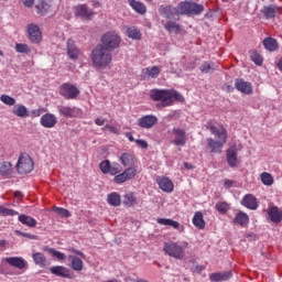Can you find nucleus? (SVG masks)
Segmentation results:
<instances>
[{"label":"nucleus","instance_id":"40","mask_svg":"<svg viewBox=\"0 0 282 282\" xmlns=\"http://www.w3.org/2000/svg\"><path fill=\"white\" fill-rule=\"evenodd\" d=\"M263 45L269 52H275L279 48V43L273 37L264 39Z\"/></svg>","mask_w":282,"mask_h":282},{"label":"nucleus","instance_id":"29","mask_svg":"<svg viewBox=\"0 0 282 282\" xmlns=\"http://www.w3.org/2000/svg\"><path fill=\"white\" fill-rule=\"evenodd\" d=\"M164 30H166V32H170V34H180L182 32V25L173 20H169L164 24Z\"/></svg>","mask_w":282,"mask_h":282},{"label":"nucleus","instance_id":"26","mask_svg":"<svg viewBox=\"0 0 282 282\" xmlns=\"http://www.w3.org/2000/svg\"><path fill=\"white\" fill-rule=\"evenodd\" d=\"M0 175L4 180H10L12 177V163L4 161L0 164Z\"/></svg>","mask_w":282,"mask_h":282},{"label":"nucleus","instance_id":"36","mask_svg":"<svg viewBox=\"0 0 282 282\" xmlns=\"http://www.w3.org/2000/svg\"><path fill=\"white\" fill-rule=\"evenodd\" d=\"M13 113L14 116H18V118H29L30 112L28 111V108L21 104H18L13 107Z\"/></svg>","mask_w":282,"mask_h":282},{"label":"nucleus","instance_id":"9","mask_svg":"<svg viewBox=\"0 0 282 282\" xmlns=\"http://www.w3.org/2000/svg\"><path fill=\"white\" fill-rule=\"evenodd\" d=\"M74 14L75 17L83 19V21H91L96 13L94 12V10L89 9L87 4H78L74 7Z\"/></svg>","mask_w":282,"mask_h":282},{"label":"nucleus","instance_id":"46","mask_svg":"<svg viewBox=\"0 0 282 282\" xmlns=\"http://www.w3.org/2000/svg\"><path fill=\"white\" fill-rule=\"evenodd\" d=\"M48 254H52V257H55V259H57V261H65V259H67V256L54 248H48L47 249Z\"/></svg>","mask_w":282,"mask_h":282},{"label":"nucleus","instance_id":"44","mask_svg":"<svg viewBox=\"0 0 282 282\" xmlns=\"http://www.w3.org/2000/svg\"><path fill=\"white\" fill-rule=\"evenodd\" d=\"M0 215L1 217H14L19 215V212L0 205Z\"/></svg>","mask_w":282,"mask_h":282},{"label":"nucleus","instance_id":"14","mask_svg":"<svg viewBox=\"0 0 282 282\" xmlns=\"http://www.w3.org/2000/svg\"><path fill=\"white\" fill-rule=\"evenodd\" d=\"M58 119L54 113H45L41 117L40 123L44 127V129H54Z\"/></svg>","mask_w":282,"mask_h":282},{"label":"nucleus","instance_id":"21","mask_svg":"<svg viewBox=\"0 0 282 282\" xmlns=\"http://www.w3.org/2000/svg\"><path fill=\"white\" fill-rule=\"evenodd\" d=\"M156 183L164 193H173V188H175L173 181L169 177H158Z\"/></svg>","mask_w":282,"mask_h":282},{"label":"nucleus","instance_id":"22","mask_svg":"<svg viewBox=\"0 0 282 282\" xmlns=\"http://www.w3.org/2000/svg\"><path fill=\"white\" fill-rule=\"evenodd\" d=\"M4 261L9 263V265H11L12 268H18V270H23L28 265V262H25V259L21 257L4 258Z\"/></svg>","mask_w":282,"mask_h":282},{"label":"nucleus","instance_id":"28","mask_svg":"<svg viewBox=\"0 0 282 282\" xmlns=\"http://www.w3.org/2000/svg\"><path fill=\"white\" fill-rule=\"evenodd\" d=\"M18 221H20V224H22L23 226H28L29 228H36L37 224L36 219L25 214L19 215Z\"/></svg>","mask_w":282,"mask_h":282},{"label":"nucleus","instance_id":"53","mask_svg":"<svg viewBox=\"0 0 282 282\" xmlns=\"http://www.w3.org/2000/svg\"><path fill=\"white\" fill-rule=\"evenodd\" d=\"M14 232H15V235H18V237H25L26 239H33V240L39 239L37 236L32 235V234H28V232H23L21 230H15Z\"/></svg>","mask_w":282,"mask_h":282},{"label":"nucleus","instance_id":"41","mask_svg":"<svg viewBox=\"0 0 282 282\" xmlns=\"http://www.w3.org/2000/svg\"><path fill=\"white\" fill-rule=\"evenodd\" d=\"M176 14H191V2H181L176 7Z\"/></svg>","mask_w":282,"mask_h":282},{"label":"nucleus","instance_id":"61","mask_svg":"<svg viewBox=\"0 0 282 282\" xmlns=\"http://www.w3.org/2000/svg\"><path fill=\"white\" fill-rule=\"evenodd\" d=\"M232 184H234L232 181H230V180H228V178L225 180V187H226V188H231Z\"/></svg>","mask_w":282,"mask_h":282},{"label":"nucleus","instance_id":"48","mask_svg":"<svg viewBox=\"0 0 282 282\" xmlns=\"http://www.w3.org/2000/svg\"><path fill=\"white\" fill-rule=\"evenodd\" d=\"M200 72L203 74H210V72H215V63H213V62H204L200 65Z\"/></svg>","mask_w":282,"mask_h":282},{"label":"nucleus","instance_id":"58","mask_svg":"<svg viewBox=\"0 0 282 282\" xmlns=\"http://www.w3.org/2000/svg\"><path fill=\"white\" fill-rule=\"evenodd\" d=\"M41 109H35L31 111V116H33V118H39L41 116Z\"/></svg>","mask_w":282,"mask_h":282},{"label":"nucleus","instance_id":"24","mask_svg":"<svg viewBox=\"0 0 282 282\" xmlns=\"http://www.w3.org/2000/svg\"><path fill=\"white\" fill-rule=\"evenodd\" d=\"M232 223L235 224V226H241L242 228L246 227L248 224H250V217L248 216V214L243 213V212H239Z\"/></svg>","mask_w":282,"mask_h":282},{"label":"nucleus","instance_id":"32","mask_svg":"<svg viewBox=\"0 0 282 282\" xmlns=\"http://www.w3.org/2000/svg\"><path fill=\"white\" fill-rule=\"evenodd\" d=\"M32 259L35 265H39L40 268H45V265H50V262H47V258H45V254H43L42 252L33 253Z\"/></svg>","mask_w":282,"mask_h":282},{"label":"nucleus","instance_id":"45","mask_svg":"<svg viewBox=\"0 0 282 282\" xmlns=\"http://www.w3.org/2000/svg\"><path fill=\"white\" fill-rule=\"evenodd\" d=\"M261 182L264 186H272L274 184V177H272V174L263 172L261 174Z\"/></svg>","mask_w":282,"mask_h":282},{"label":"nucleus","instance_id":"55","mask_svg":"<svg viewBox=\"0 0 282 282\" xmlns=\"http://www.w3.org/2000/svg\"><path fill=\"white\" fill-rule=\"evenodd\" d=\"M216 209L218 210V213H228V204L226 203H218L216 204Z\"/></svg>","mask_w":282,"mask_h":282},{"label":"nucleus","instance_id":"37","mask_svg":"<svg viewBox=\"0 0 282 282\" xmlns=\"http://www.w3.org/2000/svg\"><path fill=\"white\" fill-rule=\"evenodd\" d=\"M107 202L110 206L118 207L122 204V199L120 198V194L112 192L108 195Z\"/></svg>","mask_w":282,"mask_h":282},{"label":"nucleus","instance_id":"59","mask_svg":"<svg viewBox=\"0 0 282 282\" xmlns=\"http://www.w3.org/2000/svg\"><path fill=\"white\" fill-rule=\"evenodd\" d=\"M95 124H97V127H102L105 124V119L104 118H97L95 120Z\"/></svg>","mask_w":282,"mask_h":282},{"label":"nucleus","instance_id":"57","mask_svg":"<svg viewBox=\"0 0 282 282\" xmlns=\"http://www.w3.org/2000/svg\"><path fill=\"white\" fill-rule=\"evenodd\" d=\"M25 8H32L34 6V0H22Z\"/></svg>","mask_w":282,"mask_h":282},{"label":"nucleus","instance_id":"47","mask_svg":"<svg viewBox=\"0 0 282 282\" xmlns=\"http://www.w3.org/2000/svg\"><path fill=\"white\" fill-rule=\"evenodd\" d=\"M204 12V6L195 2H189V14H202Z\"/></svg>","mask_w":282,"mask_h":282},{"label":"nucleus","instance_id":"27","mask_svg":"<svg viewBox=\"0 0 282 282\" xmlns=\"http://www.w3.org/2000/svg\"><path fill=\"white\" fill-rule=\"evenodd\" d=\"M276 12H279V7L274 4L265 6L261 9V13L265 19H274Z\"/></svg>","mask_w":282,"mask_h":282},{"label":"nucleus","instance_id":"35","mask_svg":"<svg viewBox=\"0 0 282 282\" xmlns=\"http://www.w3.org/2000/svg\"><path fill=\"white\" fill-rule=\"evenodd\" d=\"M51 8L52 3L50 2V0H40L36 4V10L39 14H47Z\"/></svg>","mask_w":282,"mask_h":282},{"label":"nucleus","instance_id":"1","mask_svg":"<svg viewBox=\"0 0 282 282\" xmlns=\"http://www.w3.org/2000/svg\"><path fill=\"white\" fill-rule=\"evenodd\" d=\"M99 169L104 175H115V184H124L129 180H133L138 175V170L135 167H128L122 172V166L119 163H112L109 160L100 162Z\"/></svg>","mask_w":282,"mask_h":282},{"label":"nucleus","instance_id":"10","mask_svg":"<svg viewBox=\"0 0 282 282\" xmlns=\"http://www.w3.org/2000/svg\"><path fill=\"white\" fill-rule=\"evenodd\" d=\"M57 111L63 118H80L83 116V110L76 107L61 105L57 106Z\"/></svg>","mask_w":282,"mask_h":282},{"label":"nucleus","instance_id":"3","mask_svg":"<svg viewBox=\"0 0 282 282\" xmlns=\"http://www.w3.org/2000/svg\"><path fill=\"white\" fill-rule=\"evenodd\" d=\"M205 127L210 131L212 135L218 139V141L213 138L207 139L209 151H212V153H221L224 144L228 142V130L224 127L217 128L213 121H208Z\"/></svg>","mask_w":282,"mask_h":282},{"label":"nucleus","instance_id":"56","mask_svg":"<svg viewBox=\"0 0 282 282\" xmlns=\"http://www.w3.org/2000/svg\"><path fill=\"white\" fill-rule=\"evenodd\" d=\"M135 144H138V147L141 149H149V143L142 139L135 140Z\"/></svg>","mask_w":282,"mask_h":282},{"label":"nucleus","instance_id":"11","mask_svg":"<svg viewBox=\"0 0 282 282\" xmlns=\"http://www.w3.org/2000/svg\"><path fill=\"white\" fill-rule=\"evenodd\" d=\"M172 135L174 137L172 144L175 147H186V130L173 128Z\"/></svg>","mask_w":282,"mask_h":282},{"label":"nucleus","instance_id":"31","mask_svg":"<svg viewBox=\"0 0 282 282\" xmlns=\"http://www.w3.org/2000/svg\"><path fill=\"white\" fill-rule=\"evenodd\" d=\"M126 35L128 39H132V41H140L142 39V32L135 26H129L126 30Z\"/></svg>","mask_w":282,"mask_h":282},{"label":"nucleus","instance_id":"19","mask_svg":"<svg viewBox=\"0 0 282 282\" xmlns=\"http://www.w3.org/2000/svg\"><path fill=\"white\" fill-rule=\"evenodd\" d=\"M235 87L240 94H246V96L252 94V84L243 79H236Z\"/></svg>","mask_w":282,"mask_h":282},{"label":"nucleus","instance_id":"52","mask_svg":"<svg viewBox=\"0 0 282 282\" xmlns=\"http://www.w3.org/2000/svg\"><path fill=\"white\" fill-rule=\"evenodd\" d=\"M15 50L19 52V54H29L30 52L28 44H18L15 45Z\"/></svg>","mask_w":282,"mask_h":282},{"label":"nucleus","instance_id":"43","mask_svg":"<svg viewBox=\"0 0 282 282\" xmlns=\"http://www.w3.org/2000/svg\"><path fill=\"white\" fill-rule=\"evenodd\" d=\"M120 162L123 166H133V155L131 153H123L120 156Z\"/></svg>","mask_w":282,"mask_h":282},{"label":"nucleus","instance_id":"17","mask_svg":"<svg viewBox=\"0 0 282 282\" xmlns=\"http://www.w3.org/2000/svg\"><path fill=\"white\" fill-rule=\"evenodd\" d=\"M67 56L70 58V61H78V57L80 56L82 52L78 46H76V42L74 40H68L67 43Z\"/></svg>","mask_w":282,"mask_h":282},{"label":"nucleus","instance_id":"62","mask_svg":"<svg viewBox=\"0 0 282 282\" xmlns=\"http://www.w3.org/2000/svg\"><path fill=\"white\" fill-rule=\"evenodd\" d=\"M184 167L187 169V171H191V169H193V164L185 162Z\"/></svg>","mask_w":282,"mask_h":282},{"label":"nucleus","instance_id":"49","mask_svg":"<svg viewBox=\"0 0 282 282\" xmlns=\"http://www.w3.org/2000/svg\"><path fill=\"white\" fill-rule=\"evenodd\" d=\"M0 100L8 107H14L17 105V99L10 97V95H1Z\"/></svg>","mask_w":282,"mask_h":282},{"label":"nucleus","instance_id":"7","mask_svg":"<svg viewBox=\"0 0 282 282\" xmlns=\"http://www.w3.org/2000/svg\"><path fill=\"white\" fill-rule=\"evenodd\" d=\"M17 170L20 175H28V173L34 171V161L29 154H21L17 163Z\"/></svg>","mask_w":282,"mask_h":282},{"label":"nucleus","instance_id":"51","mask_svg":"<svg viewBox=\"0 0 282 282\" xmlns=\"http://www.w3.org/2000/svg\"><path fill=\"white\" fill-rule=\"evenodd\" d=\"M251 61L256 63V65H263V57L257 52L251 54Z\"/></svg>","mask_w":282,"mask_h":282},{"label":"nucleus","instance_id":"42","mask_svg":"<svg viewBox=\"0 0 282 282\" xmlns=\"http://www.w3.org/2000/svg\"><path fill=\"white\" fill-rule=\"evenodd\" d=\"M137 203H138V198H135V195L133 193H128L124 195L123 204L128 208L135 206Z\"/></svg>","mask_w":282,"mask_h":282},{"label":"nucleus","instance_id":"60","mask_svg":"<svg viewBox=\"0 0 282 282\" xmlns=\"http://www.w3.org/2000/svg\"><path fill=\"white\" fill-rule=\"evenodd\" d=\"M13 195H14L15 199H23V193L21 191L14 192Z\"/></svg>","mask_w":282,"mask_h":282},{"label":"nucleus","instance_id":"15","mask_svg":"<svg viewBox=\"0 0 282 282\" xmlns=\"http://www.w3.org/2000/svg\"><path fill=\"white\" fill-rule=\"evenodd\" d=\"M241 205L249 210H257L259 208V199L252 194H246L241 200Z\"/></svg>","mask_w":282,"mask_h":282},{"label":"nucleus","instance_id":"50","mask_svg":"<svg viewBox=\"0 0 282 282\" xmlns=\"http://www.w3.org/2000/svg\"><path fill=\"white\" fill-rule=\"evenodd\" d=\"M53 210L54 213H56V215H59V217H72V214H69V210L65 208L54 207Z\"/></svg>","mask_w":282,"mask_h":282},{"label":"nucleus","instance_id":"8","mask_svg":"<svg viewBox=\"0 0 282 282\" xmlns=\"http://www.w3.org/2000/svg\"><path fill=\"white\" fill-rule=\"evenodd\" d=\"M59 94L66 100H74V99L78 98V96H80V90L73 84H63L59 87Z\"/></svg>","mask_w":282,"mask_h":282},{"label":"nucleus","instance_id":"2","mask_svg":"<svg viewBox=\"0 0 282 282\" xmlns=\"http://www.w3.org/2000/svg\"><path fill=\"white\" fill-rule=\"evenodd\" d=\"M150 98L156 104L158 109H164V107H173L175 100L177 102H184V96L177 90L173 89H152L150 90Z\"/></svg>","mask_w":282,"mask_h":282},{"label":"nucleus","instance_id":"13","mask_svg":"<svg viewBox=\"0 0 282 282\" xmlns=\"http://www.w3.org/2000/svg\"><path fill=\"white\" fill-rule=\"evenodd\" d=\"M158 122V117L154 115H145L138 119V126L141 129H153Z\"/></svg>","mask_w":282,"mask_h":282},{"label":"nucleus","instance_id":"18","mask_svg":"<svg viewBox=\"0 0 282 282\" xmlns=\"http://www.w3.org/2000/svg\"><path fill=\"white\" fill-rule=\"evenodd\" d=\"M28 34L32 43H41L42 35H41V29H39V25L29 24Z\"/></svg>","mask_w":282,"mask_h":282},{"label":"nucleus","instance_id":"20","mask_svg":"<svg viewBox=\"0 0 282 282\" xmlns=\"http://www.w3.org/2000/svg\"><path fill=\"white\" fill-rule=\"evenodd\" d=\"M226 160L230 169H237L239 160L237 159V148H230L226 152Z\"/></svg>","mask_w":282,"mask_h":282},{"label":"nucleus","instance_id":"16","mask_svg":"<svg viewBox=\"0 0 282 282\" xmlns=\"http://www.w3.org/2000/svg\"><path fill=\"white\" fill-rule=\"evenodd\" d=\"M55 276H62V279H74L72 271L63 265H55L50 269Z\"/></svg>","mask_w":282,"mask_h":282},{"label":"nucleus","instance_id":"39","mask_svg":"<svg viewBox=\"0 0 282 282\" xmlns=\"http://www.w3.org/2000/svg\"><path fill=\"white\" fill-rule=\"evenodd\" d=\"M156 224H160V226H171L174 230L180 228V224L171 218H158Z\"/></svg>","mask_w":282,"mask_h":282},{"label":"nucleus","instance_id":"5","mask_svg":"<svg viewBox=\"0 0 282 282\" xmlns=\"http://www.w3.org/2000/svg\"><path fill=\"white\" fill-rule=\"evenodd\" d=\"M188 248L187 241H170L164 242L163 251L167 257H172L173 259L182 260L186 257V249Z\"/></svg>","mask_w":282,"mask_h":282},{"label":"nucleus","instance_id":"6","mask_svg":"<svg viewBox=\"0 0 282 282\" xmlns=\"http://www.w3.org/2000/svg\"><path fill=\"white\" fill-rule=\"evenodd\" d=\"M120 35L113 31H109L101 36V44L100 47H104L108 52H113V50H118L120 47Z\"/></svg>","mask_w":282,"mask_h":282},{"label":"nucleus","instance_id":"63","mask_svg":"<svg viewBox=\"0 0 282 282\" xmlns=\"http://www.w3.org/2000/svg\"><path fill=\"white\" fill-rule=\"evenodd\" d=\"M127 138L129 139L130 142H135V139L133 138L132 133H128Z\"/></svg>","mask_w":282,"mask_h":282},{"label":"nucleus","instance_id":"64","mask_svg":"<svg viewBox=\"0 0 282 282\" xmlns=\"http://www.w3.org/2000/svg\"><path fill=\"white\" fill-rule=\"evenodd\" d=\"M279 70L282 72V58L278 63Z\"/></svg>","mask_w":282,"mask_h":282},{"label":"nucleus","instance_id":"54","mask_svg":"<svg viewBox=\"0 0 282 282\" xmlns=\"http://www.w3.org/2000/svg\"><path fill=\"white\" fill-rule=\"evenodd\" d=\"M102 131H109V133H113L115 135H118V133H120V131L118 130V128H116L115 126L111 124H106L102 128Z\"/></svg>","mask_w":282,"mask_h":282},{"label":"nucleus","instance_id":"25","mask_svg":"<svg viewBox=\"0 0 282 282\" xmlns=\"http://www.w3.org/2000/svg\"><path fill=\"white\" fill-rule=\"evenodd\" d=\"M231 278H232L231 271L217 272V273H212L209 275V279L213 282L228 281Z\"/></svg>","mask_w":282,"mask_h":282},{"label":"nucleus","instance_id":"4","mask_svg":"<svg viewBox=\"0 0 282 282\" xmlns=\"http://www.w3.org/2000/svg\"><path fill=\"white\" fill-rule=\"evenodd\" d=\"M93 65L98 69H106L111 65V61H113V56L111 55V51H107L105 46L97 45L91 53Z\"/></svg>","mask_w":282,"mask_h":282},{"label":"nucleus","instance_id":"34","mask_svg":"<svg viewBox=\"0 0 282 282\" xmlns=\"http://www.w3.org/2000/svg\"><path fill=\"white\" fill-rule=\"evenodd\" d=\"M160 72H162V69H160L159 66H150L143 68L142 74L147 76V78H158V76H160Z\"/></svg>","mask_w":282,"mask_h":282},{"label":"nucleus","instance_id":"30","mask_svg":"<svg viewBox=\"0 0 282 282\" xmlns=\"http://www.w3.org/2000/svg\"><path fill=\"white\" fill-rule=\"evenodd\" d=\"M68 259L70 261L72 270H75V272H83L84 263L80 258L76 256H69Z\"/></svg>","mask_w":282,"mask_h":282},{"label":"nucleus","instance_id":"23","mask_svg":"<svg viewBox=\"0 0 282 282\" xmlns=\"http://www.w3.org/2000/svg\"><path fill=\"white\" fill-rule=\"evenodd\" d=\"M159 13L161 17H164V19H173L175 14L177 15V8H174L173 6H161L159 8Z\"/></svg>","mask_w":282,"mask_h":282},{"label":"nucleus","instance_id":"12","mask_svg":"<svg viewBox=\"0 0 282 282\" xmlns=\"http://www.w3.org/2000/svg\"><path fill=\"white\" fill-rule=\"evenodd\" d=\"M268 219L273 224H281L282 221V209L276 205H269L267 208Z\"/></svg>","mask_w":282,"mask_h":282},{"label":"nucleus","instance_id":"33","mask_svg":"<svg viewBox=\"0 0 282 282\" xmlns=\"http://www.w3.org/2000/svg\"><path fill=\"white\" fill-rule=\"evenodd\" d=\"M193 225L196 228H199V230H204V228H206V221L204 220V214H202V212L195 213L193 217Z\"/></svg>","mask_w":282,"mask_h":282},{"label":"nucleus","instance_id":"38","mask_svg":"<svg viewBox=\"0 0 282 282\" xmlns=\"http://www.w3.org/2000/svg\"><path fill=\"white\" fill-rule=\"evenodd\" d=\"M129 3L131 6V8L139 14L147 13V6H144V3L140 2V1H135V0H129Z\"/></svg>","mask_w":282,"mask_h":282}]
</instances>
